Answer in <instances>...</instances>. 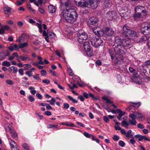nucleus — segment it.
Returning <instances> with one entry per match:
<instances>
[{
	"instance_id": "1",
	"label": "nucleus",
	"mask_w": 150,
	"mask_h": 150,
	"mask_svg": "<svg viewBox=\"0 0 150 150\" xmlns=\"http://www.w3.org/2000/svg\"><path fill=\"white\" fill-rule=\"evenodd\" d=\"M62 4L64 1H67L64 3V5H62V6L65 7L66 9L64 10L61 13V16L68 22L73 23L75 22L78 18V14L74 8H71L72 4L70 0H60Z\"/></svg>"
},
{
	"instance_id": "2",
	"label": "nucleus",
	"mask_w": 150,
	"mask_h": 150,
	"mask_svg": "<svg viewBox=\"0 0 150 150\" xmlns=\"http://www.w3.org/2000/svg\"><path fill=\"white\" fill-rule=\"evenodd\" d=\"M137 37V33L130 30L129 27L125 25L122 28V46L124 47L132 46L134 39Z\"/></svg>"
},
{
	"instance_id": "3",
	"label": "nucleus",
	"mask_w": 150,
	"mask_h": 150,
	"mask_svg": "<svg viewBox=\"0 0 150 150\" xmlns=\"http://www.w3.org/2000/svg\"><path fill=\"white\" fill-rule=\"evenodd\" d=\"M77 36L78 42L81 44L83 42L84 40H86L88 37L86 33L82 30H80L79 31Z\"/></svg>"
},
{
	"instance_id": "4",
	"label": "nucleus",
	"mask_w": 150,
	"mask_h": 150,
	"mask_svg": "<svg viewBox=\"0 0 150 150\" xmlns=\"http://www.w3.org/2000/svg\"><path fill=\"white\" fill-rule=\"evenodd\" d=\"M90 40L92 45L95 47H98L101 45L103 41L100 38H96L94 37H90Z\"/></svg>"
},
{
	"instance_id": "5",
	"label": "nucleus",
	"mask_w": 150,
	"mask_h": 150,
	"mask_svg": "<svg viewBox=\"0 0 150 150\" xmlns=\"http://www.w3.org/2000/svg\"><path fill=\"white\" fill-rule=\"evenodd\" d=\"M120 44H117V46H116L114 48V51L116 53V58L118 60H121L122 59V54L121 52L122 49V45Z\"/></svg>"
},
{
	"instance_id": "6",
	"label": "nucleus",
	"mask_w": 150,
	"mask_h": 150,
	"mask_svg": "<svg viewBox=\"0 0 150 150\" xmlns=\"http://www.w3.org/2000/svg\"><path fill=\"white\" fill-rule=\"evenodd\" d=\"M141 30L144 35H148L150 34V25L147 23H144L142 25Z\"/></svg>"
},
{
	"instance_id": "7",
	"label": "nucleus",
	"mask_w": 150,
	"mask_h": 150,
	"mask_svg": "<svg viewBox=\"0 0 150 150\" xmlns=\"http://www.w3.org/2000/svg\"><path fill=\"white\" fill-rule=\"evenodd\" d=\"M84 48L87 54L90 56H93V51L91 49L89 43L88 42H86L84 43Z\"/></svg>"
},
{
	"instance_id": "8",
	"label": "nucleus",
	"mask_w": 150,
	"mask_h": 150,
	"mask_svg": "<svg viewBox=\"0 0 150 150\" xmlns=\"http://www.w3.org/2000/svg\"><path fill=\"white\" fill-rule=\"evenodd\" d=\"M42 35L44 36H45V38L46 40V41L49 42L48 39L49 38H52L55 37V34L52 32H49L48 33H47L45 30L43 31L42 33Z\"/></svg>"
},
{
	"instance_id": "9",
	"label": "nucleus",
	"mask_w": 150,
	"mask_h": 150,
	"mask_svg": "<svg viewBox=\"0 0 150 150\" xmlns=\"http://www.w3.org/2000/svg\"><path fill=\"white\" fill-rule=\"evenodd\" d=\"M106 17L108 20L110 21L115 20L116 18V15L114 11H110L107 13Z\"/></svg>"
},
{
	"instance_id": "10",
	"label": "nucleus",
	"mask_w": 150,
	"mask_h": 150,
	"mask_svg": "<svg viewBox=\"0 0 150 150\" xmlns=\"http://www.w3.org/2000/svg\"><path fill=\"white\" fill-rule=\"evenodd\" d=\"M122 126H124L125 127H127L129 125H135L137 124V122L135 119L129 120L128 122H127L126 121H122Z\"/></svg>"
},
{
	"instance_id": "11",
	"label": "nucleus",
	"mask_w": 150,
	"mask_h": 150,
	"mask_svg": "<svg viewBox=\"0 0 150 150\" xmlns=\"http://www.w3.org/2000/svg\"><path fill=\"white\" fill-rule=\"evenodd\" d=\"M93 33L98 36H102L103 35V30L97 27L94 28L93 30Z\"/></svg>"
},
{
	"instance_id": "12",
	"label": "nucleus",
	"mask_w": 150,
	"mask_h": 150,
	"mask_svg": "<svg viewBox=\"0 0 150 150\" xmlns=\"http://www.w3.org/2000/svg\"><path fill=\"white\" fill-rule=\"evenodd\" d=\"M98 19L96 17H92L90 18L88 21V24L90 25H95L97 24Z\"/></svg>"
},
{
	"instance_id": "13",
	"label": "nucleus",
	"mask_w": 150,
	"mask_h": 150,
	"mask_svg": "<svg viewBox=\"0 0 150 150\" xmlns=\"http://www.w3.org/2000/svg\"><path fill=\"white\" fill-rule=\"evenodd\" d=\"M136 11L141 12L145 16L146 14V11L145 10L144 7L143 6H138L135 8Z\"/></svg>"
},
{
	"instance_id": "14",
	"label": "nucleus",
	"mask_w": 150,
	"mask_h": 150,
	"mask_svg": "<svg viewBox=\"0 0 150 150\" xmlns=\"http://www.w3.org/2000/svg\"><path fill=\"white\" fill-rule=\"evenodd\" d=\"M18 48L17 45L14 43L11 44L10 46L8 47V49L11 51L18 50Z\"/></svg>"
},
{
	"instance_id": "15",
	"label": "nucleus",
	"mask_w": 150,
	"mask_h": 150,
	"mask_svg": "<svg viewBox=\"0 0 150 150\" xmlns=\"http://www.w3.org/2000/svg\"><path fill=\"white\" fill-rule=\"evenodd\" d=\"M87 0H81L78 2V6L82 7H87L88 6Z\"/></svg>"
},
{
	"instance_id": "16",
	"label": "nucleus",
	"mask_w": 150,
	"mask_h": 150,
	"mask_svg": "<svg viewBox=\"0 0 150 150\" xmlns=\"http://www.w3.org/2000/svg\"><path fill=\"white\" fill-rule=\"evenodd\" d=\"M132 131L130 130H129L127 133L125 130L122 129V134H124L126 137L128 138L129 139V138H133V135L132 134H131Z\"/></svg>"
},
{
	"instance_id": "17",
	"label": "nucleus",
	"mask_w": 150,
	"mask_h": 150,
	"mask_svg": "<svg viewBox=\"0 0 150 150\" xmlns=\"http://www.w3.org/2000/svg\"><path fill=\"white\" fill-rule=\"evenodd\" d=\"M134 17L135 20L139 21L142 20V17L140 13L137 12L134 15Z\"/></svg>"
},
{
	"instance_id": "18",
	"label": "nucleus",
	"mask_w": 150,
	"mask_h": 150,
	"mask_svg": "<svg viewBox=\"0 0 150 150\" xmlns=\"http://www.w3.org/2000/svg\"><path fill=\"white\" fill-rule=\"evenodd\" d=\"M105 33L107 36H110L112 35L113 34V31L111 29L106 28Z\"/></svg>"
},
{
	"instance_id": "19",
	"label": "nucleus",
	"mask_w": 150,
	"mask_h": 150,
	"mask_svg": "<svg viewBox=\"0 0 150 150\" xmlns=\"http://www.w3.org/2000/svg\"><path fill=\"white\" fill-rule=\"evenodd\" d=\"M48 11L50 13H54L56 11L55 7L53 5H50L48 7Z\"/></svg>"
},
{
	"instance_id": "20",
	"label": "nucleus",
	"mask_w": 150,
	"mask_h": 150,
	"mask_svg": "<svg viewBox=\"0 0 150 150\" xmlns=\"http://www.w3.org/2000/svg\"><path fill=\"white\" fill-rule=\"evenodd\" d=\"M19 58L22 61L26 60H30V58L28 56L25 55H22L19 56Z\"/></svg>"
},
{
	"instance_id": "21",
	"label": "nucleus",
	"mask_w": 150,
	"mask_h": 150,
	"mask_svg": "<svg viewBox=\"0 0 150 150\" xmlns=\"http://www.w3.org/2000/svg\"><path fill=\"white\" fill-rule=\"evenodd\" d=\"M8 71L10 72H13L14 73H15L17 72L18 71V69L17 68L14 66H12L9 67L8 69Z\"/></svg>"
},
{
	"instance_id": "22",
	"label": "nucleus",
	"mask_w": 150,
	"mask_h": 150,
	"mask_svg": "<svg viewBox=\"0 0 150 150\" xmlns=\"http://www.w3.org/2000/svg\"><path fill=\"white\" fill-rule=\"evenodd\" d=\"M28 45V42H25L23 43H20L19 44V48L20 49H23L24 47H27Z\"/></svg>"
},
{
	"instance_id": "23",
	"label": "nucleus",
	"mask_w": 150,
	"mask_h": 150,
	"mask_svg": "<svg viewBox=\"0 0 150 150\" xmlns=\"http://www.w3.org/2000/svg\"><path fill=\"white\" fill-rule=\"evenodd\" d=\"M11 141L10 142V145L11 146V149H13L17 146L16 143L14 141L12 140L11 139H10Z\"/></svg>"
},
{
	"instance_id": "24",
	"label": "nucleus",
	"mask_w": 150,
	"mask_h": 150,
	"mask_svg": "<svg viewBox=\"0 0 150 150\" xmlns=\"http://www.w3.org/2000/svg\"><path fill=\"white\" fill-rule=\"evenodd\" d=\"M62 125H65L69 127H74V124L69 122H62L60 123Z\"/></svg>"
},
{
	"instance_id": "25",
	"label": "nucleus",
	"mask_w": 150,
	"mask_h": 150,
	"mask_svg": "<svg viewBox=\"0 0 150 150\" xmlns=\"http://www.w3.org/2000/svg\"><path fill=\"white\" fill-rule=\"evenodd\" d=\"M25 34L24 33H22L21 35L20 36L18 39L17 40V41H18L19 42H21L22 41H24L25 40Z\"/></svg>"
},
{
	"instance_id": "26",
	"label": "nucleus",
	"mask_w": 150,
	"mask_h": 150,
	"mask_svg": "<svg viewBox=\"0 0 150 150\" xmlns=\"http://www.w3.org/2000/svg\"><path fill=\"white\" fill-rule=\"evenodd\" d=\"M116 110V113H120L118 116H117V118L119 120H120L122 119V112L120 109H117Z\"/></svg>"
},
{
	"instance_id": "27",
	"label": "nucleus",
	"mask_w": 150,
	"mask_h": 150,
	"mask_svg": "<svg viewBox=\"0 0 150 150\" xmlns=\"http://www.w3.org/2000/svg\"><path fill=\"white\" fill-rule=\"evenodd\" d=\"M136 118L139 119H144V116L142 113L138 112H136Z\"/></svg>"
},
{
	"instance_id": "28",
	"label": "nucleus",
	"mask_w": 150,
	"mask_h": 150,
	"mask_svg": "<svg viewBox=\"0 0 150 150\" xmlns=\"http://www.w3.org/2000/svg\"><path fill=\"white\" fill-rule=\"evenodd\" d=\"M5 128L6 131L9 132L10 133L13 131L11 126L9 124H7L6 125Z\"/></svg>"
},
{
	"instance_id": "29",
	"label": "nucleus",
	"mask_w": 150,
	"mask_h": 150,
	"mask_svg": "<svg viewBox=\"0 0 150 150\" xmlns=\"http://www.w3.org/2000/svg\"><path fill=\"white\" fill-rule=\"evenodd\" d=\"M28 89L30 91V92L33 95H34L36 92V91L35 90V88L34 87L31 86L29 87Z\"/></svg>"
},
{
	"instance_id": "30",
	"label": "nucleus",
	"mask_w": 150,
	"mask_h": 150,
	"mask_svg": "<svg viewBox=\"0 0 150 150\" xmlns=\"http://www.w3.org/2000/svg\"><path fill=\"white\" fill-rule=\"evenodd\" d=\"M130 103V105L134 107L138 108L141 105V103L140 102L137 103Z\"/></svg>"
},
{
	"instance_id": "31",
	"label": "nucleus",
	"mask_w": 150,
	"mask_h": 150,
	"mask_svg": "<svg viewBox=\"0 0 150 150\" xmlns=\"http://www.w3.org/2000/svg\"><path fill=\"white\" fill-rule=\"evenodd\" d=\"M120 124L119 123L116 122V125L115 126V127L116 130H120V132L122 133V130L121 128L119 126V125Z\"/></svg>"
},
{
	"instance_id": "32",
	"label": "nucleus",
	"mask_w": 150,
	"mask_h": 150,
	"mask_svg": "<svg viewBox=\"0 0 150 150\" xmlns=\"http://www.w3.org/2000/svg\"><path fill=\"white\" fill-rule=\"evenodd\" d=\"M68 98L72 102L74 103H77L78 101L76 99L73 98L72 97L69 96H67Z\"/></svg>"
},
{
	"instance_id": "33",
	"label": "nucleus",
	"mask_w": 150,
	"mask_h": 150,
	"mask_svg": "<svg viewBox=\"0 0 150 150\" xmlns=\"http://www.w3.org/2000/svg\"><path fill=\"white\" fill-rule=\"evenodd\" d=\"M10 133L11 134L12 137L13 138H16L17 137V135L16 133L14 132V131H12Z\"/></svg>"
},
{
	"instance_id": "34",
	"label": "nucleus",
	"mask_w": 150,
	"mask_h": 150,
	"mask_svg": "<svg viewBox=\"0 0 150 150\" xmlns=\"http://www.w3.org/2000/svg\"><path fill=\"white\" fill-rule=\"evenodd\" d=\"M38 60H39V61L38 62V63L39 64L41 65H43L44 64V63L42 61V58L40 56H38Z\"/></svg>"
},
{
	"instance_id": "35",
	"label": "nucleus",
	"mask_w": 150,
	"mask_h": 150,
	"mask_svg": "<svg viewBox=\"0 0 150 150\" xmlns=\"http://www.w3.org/2000/svg\"><path fill=\"white\" fill-rule=\"evenodd\" d=\"M143 136L139 135H136L134 136L136 138L138 139V140L139 141H141L142 140V137Z\"/></svg>"
},
{
	"instance_id": "36",
	"label": "nucleus",
	"mask_w": 150,
	"mask_h": 150,
	"mask_svg": "<svg viewBox=\"0 0 150 150\" xmlns=\"http://www.w3.org/2000/svg\"><path fill=\"white\" fill-rule=\"evenodd\" d=\"M2 65L3 66L8 67L11 65V64L9 62L7 61H5L3 62Z\"/></svg>"
},
{
	"instance_id": "37",
	"label": "nucleus",
	"mask_w": 150,
	"mask_h": 150,
	"mask_svg": "<svg viewBox=\"0 0 150 150\" xmlns=\"http://www.w3.org/2000/svg\"><path fill=\"white\" fill-rule=\"evenodd\" d=\"M36 25L38 26L39 29V30L40 33L42 32V27L41 25L39 23H37Z\"/></svg>"
},
{
	"instance_id": "38",
	"label": "nucleus",
	"mask_w": 150,
	"mask_h": 150,
	"mask_svg": "<svg viewBox=\"0 0 150 150\" xmlns=\"http://www.w3.org/2000/svg\"><path fill=\"white\" fill-rule=\"evenodd\" d=\"M4 9L5 12L8 13H10L11 11V8L8 6L4 7Z\"/></svg>"
},
{
	"instance_id": "39",
	"label": "nucleus",
	"mask_w": 150,
	"mask_h": 150,
	"mask_svg": "<svg viewBox=\"0 0 150 150\" xmlns=\"http://www.w3.org/2000/svg\"><path fill=\"white\" fill-rule=\"evenodd\" d=\"M129 117L132 119H135V118L136 117V112L134 113L130 114Z\"/></svg>"
},
{
	"instance_id": "40",
	"label": "nucleus",
	"mask_w": 150,
	"mask_h": 150,
	"mask_svg": "<svg viewBox=\"0 0 150 150\" xmlns=\"http://www.w3.org/2000/svg\"><path fill=\"white\" fill-rule=\"evenodd\" d=\"M83 135L86 137L90 138L91 137L92 134H89L86 132H84L83 133Z\"/></svg>"
},
{
	"instance_id": "41",
	"label": "nucleus",
	"mask_w": 150,
	"mask_h": 150,
	"mask_svg": "<svg viewBox=\"0 0 150 150\" xmlns=\"http://www.w3.org/2000/svg\"><path fill=\"white\" fill-rule=\"evenodd\" d=\"M117 81L118 82L121 83L122 80L121 75L120 74H117Z\"/></svg>"
},
{
	"instance_id": "42",
	"label": "nucleus",
	"mask_w": 150,
	"mask_h": 150,
	"mask_svg": "<svg viewBox=\"0 0 150 150\" xmlns=\"http://www.w3.org/2000/svg\"><path fill=\"white\" fill-rule=\"evenodd\" d=\"M91 138L93 140L95 141L98 143H99V140L95 137L92 135Z\"/></svg>"
},
{
	"instance_id": "43",
	"label": "nucleus",
	"mask_w": 150,
	"mask_h": 150,
	"mask_svg": "<svg viewBox=\"0 0 150 150\" xmlns=\"http://www.w3.org/2000/svg\"><path fill=\"white\" fill-rule=\"evenodd\" d=\"M102 98L103 100H106L107 103H111V101L109 99H108L107 97L103 96L102 97Z\"/></svg>"
},
{
	"instance_id": "44",
	"label": "nucleus",
	"mask_w": 150,
	"mask_h": 150,
	"mask_svg": "<svg viewBox=\"0 0 150 150\" xmlns=\"http://www.w3.org/2000/svg\"><path fill=\"white\" fill-rule=\"evenodd\" d=\"M6 82L7 84L9 85H12L13 84V81L9 79L6 80Z\"/></svg>"
},
{
	"instance_id": "45",
	"label": "nucleus",
	"mask_w": 150,
	"mask_h": 150,
	"mask_svg": "<svg viewBox=\"0 0 150 150\" xmlns=\"http://www.w3.org/2000/svg\"><path fill=\"white\" fill-rule=\"evenodd\" d=\"M2 27L4 31L5 30H8L10 29V27L7 25H5L3 26Z\"/></svg>"
},
{
	"instance_id": "46",
	"label": "nucleus",
	"mask_w": 150,
	"mask_h": 150,
	"mask_svg": "<svg viewBox=\"0 0 150 150\" xmlns=\"http://www.w3.org/2000/svg\"><path fill=\"white\" fill-rule=\"evenodd\" d=\"M68 72L69 73V75L71 76H72L74 75V74L72 71L71 69L70 68H68Z\"/></svg>"
},
{
	"instance_id": "47",
	"label": "nucleus",
	"mask_w": 150,
	"mask_h": 150,
	"mask_svg": "<svg viewBox=\"0 0 150 150\" xmlns=\"http://www.w3.org/2000/svg\"><path fill=\"white\" fill-rule=\"evenodd\" d=\"M22 146L26 150H30L29 146L26 144H24Z\"/></svg>"
},
{
	"instance_id": "48",
	"label": "nucleus",
	"mask_w": 150,
	"mask_h": 150,
	"mask_svg": "<svg viewBox=\"0 0 150 150\" xmlns=\"http://www.w3.org/2000/svg\"><path fill=\"white\" fill-rule=\"evenodd\" d=\"M109 52L110 55L111 59L112 60H113L115 58V55L113 54L111 50H109Z\"/></svg>"
},
{
	"instance_id": "49",
	"label": "nucleus",
	"mask_w": 150,
	"mask_h": 150,
	"mask_svg": "<svg viewBox=\"0 0 150 150\" xmlns=\"http://www.w3.org/2000/svg\"><path fill=\"white\" fill-rule=\"evenodd\" d=\"M28 98L30 102H33L35 100V98L31 95H29L28 97Z\"/></svg>"
},
{
	"instance_id": "50",
	"label": "nucleus",
	"mask_w": 150,
	"mask_h": 150,
	"mask_svg": "<svg viewBox=\"0 0 150 150\" xmlns=\"http://www.w3.org/2000/svg\"><path fill=\"white\" fill-rule=\"evenodd\" d=\"M24 68L26 70L31 67V65L29 64H26L25 65Z\"/></svg>"
},
{
	"instance_id": "51",
	"label": "nucleus",
	"mask_w": 150,
	"mask_h": 150,
	"mask_svg": "<svg viewBox=\"0 0 150 150\" xmlns=\"http://www.w3.org/2000/svg\"><path fill=\"white\" fill-rule=\"evenodd\" d=\"M4 58V51H3L2 53L0 52V59L2 60Z\"/></svg>"
},
{
	"instance_id": "52",
	"label": "nucleus",
	"mask_w": 150,
	"mask_h": 150,
	"mask_svg": "<svg viewBox=\"0 0 150 150\" xmlns=\"http://www.w3.org/2000/svg\"><path fill=\"white\" fill-rule=\"evenodd\" d=\"M88 6L89 5L90 6H92V5L93 4V2L92 0H87Z\"/></svg>"
},
{
	"instance_id": "53",
	"label": "nucleus",
	"mask_w": 150,
	"mask_h": 150,
	"mask_svg": "<svg viewBox=\"0 0 150 150\" xmlns=\"http://www.w3.org/2000/svg\"><path fill=\"white\" fill-rule=\"evenodd\" d=\"M40 73L41 74L42 76H45L46 74V71L44 69H42Z\"/></svg>"
},
{
	"instance_id": "54",
	"label": "nucleus",
	"mask_w": 150,
	"mask_h": 150,
	"mask_svg": "<svg viewBox=\"0 0 150 150\" xmlns=\"http://www.w3.org/2000/svg\"><path fill=\"white\" fill-rule=\"evenodd\" d=\"M50 73L52 74L54 76H57V74L56 72L55 71H52V70H50Z\"/></svg>"
},
{
	"instance_id": "55",
	"label": "nucleus",
	"mask_w": 150,
	"mask_h": 150,
	"mask_svg": "<svg viewBox=\"0 0 150 150\" xmlns=\"http://www.w3.org/2000/svg\"><path fill=\"white\" fill-rule=\"evenodd\" d=\"M58 125H50L49 124L48 125V127L49 128H52L54 127H55V128H57V127Z\"/></svg>"
},
{
	"instance_id": "56",
	"label": "nucleus",
	"mask_w": 150,
	"mask_h": 150,
	"mask_svg": "<svg viewBox=\"0 0 150 150\" xmlns=\"http://www.w3.org/2000/svg\"><path fill=\"white\" fill-rule=\"evenodd\" d=\"M113 139L115 141H117L119 140L120 137H119V136L116 135H115L113 136Z\"/></svg>"
},
{
	"instance_id": "57",
	"label": "nucleus",
	"mask_w": 150,
	"mask_h": 150,
	"mask_svg": "<svg viewBox=\"0 0 150 150\" xmlns=\"http://www.w3.org/2000/svg\"><path fill=\"white\" fill-rule=\"evenodd\" d=\"M55 102V100L53 98H52L51 100H50V103L51 105H54V103Z\"/></svg>"
},
{
	"instance_id": "58",
	"label": "nucleus",
	"mask_w": 150,
	"mask_h": 150,
	"mask_svg": "<svg viewBox=\"0 0 150 150\" xmlns=\"http://www.w3.org/2000/svg\"><path fill=\"white\" fill-rule=\"evenodd\" d=\"M46 109L47 110H49L50 109L52 110V107L48 103L46 104Z\"/></svg>"
},
{
	"instance_id": "59",
	"label": "nucleus",
	"mask_w": 150,
	"mask_h": 150,
	"mask_svg": "<svg viewBox=\"0 0 150 150\" xmlns=\"http://www.w3.org/2000/svg\"><path fill=\"white\" fill-rule=\"evenodd\" d=\"M28 9L30 10V12L31 13H35L36 12V11L33 9L31 7H28Z\"/></svg>"
},
{
	"instance_id": "60",
	"label": "nucleus",
	"mask_w": 150,
	"mask_h": 150,
	"mask_svg": "<svg viewBox=\"0 0 150 150\" xmlns=\"http://www.w3.org/2000/svg\"><path fill=\"white\" fill-rule=\"evenodd\" d=\"M32 72L30 70V71H27L26 72L25 74H26L29 77H30V76H31L32 74Z\"/></svg>"
},
{
	"instance_id": "61",
	"label": "nucleus",
	"mask_w": 150,
	"mask_h": 150,
	"mask_svg": "<svg viewBox=\"0 0 150 150\" xmlns=\"http://www.w3.org/2000/svg\"><path fill=\"white\" fill-rule=\"evenodd\" d=\"M103 118L105 122H108L109 121V119L107 116H104Z\"/></svg>"
},
{
	"instance_id": "62",
	"label": "nucleus",
	"mask_w": 150,
	"mask_h": 150,
	"mask_svg": "<svg viewBox=\"0 0 150 150\" xmlns=\"http://www.w3.org/2000/svg\"><path fill=\"white\" fill-rule=\"evenodd\" d=\"M137 127L140 129H142L144 127L143 125L141 123L138 124L137 125Z\"/></svg>"
},
{
	"instance_id": "63",
	"label": "nucleus",
	"mask_w": 150,
	"mask_h": 150,
	"mask_svg": "<svg viewBox=\"0 0 150 150\" xmlns=\"http://www.w3.org/2000/svg\"><path fill=\"white\" fill-rule=\"evenodd\" d=\"M42 82L47 84H49L50 83V81L48 80H47V79H44V80H43L42 81Z\"/></svg>"
},
{
	"instance_id": "64",
	"label": "nucleus",
	"mask_w": 150,
	"mask_h": 150,
	"mask_svg": "<svg viewBox=\"0 0 150 150\" xmlns=\"http://www.w3.org/2000/svg\"><path fill=\"white\" fill-rule=\"evenodd\" d=\"M148 42L147 43V45L148 48L150 49V37L148 38Z\"/></svg>"
}]
</instances>
